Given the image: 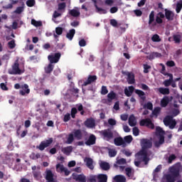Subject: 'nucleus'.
<instances>
[{
	"mask_svg": "<svg viewBox=\"0 0 182 182\" xmlns=\"http://www.w3.org/2000/svg\"><path fill=\"white\" fill-rule=\"evenodd\" d=\"M135 160L141 163L144 161L145 166H147V164H149V161H150V158L149 157L147 151L140 150L135 154Z\"/></svg>",
	"mask_w": 182,
	"mask_h": 182,
	"instance_id": "nucleus-1",
	"label": "nucleus"
},
{
	"mask_svg": "<svg viewBox=\"0 0 182 182\" xmlns=\"http://www.w3.org/2000/svg\"><path fill=\"white\" fill-rule=\"evenodd\" d=\"M164 124L166 127H168L171 130L176 129L177 126V121L173 118L171 115H167L164 118Z\"/></svg>",
	"mask_w": 182,
	"mask_h": 182,
	"instance_id": "nucleus-2",
	"label": "nucleus"
},
{
	"mask_svg": "<svg viewBox=\"0 0 182 182\" xmlns=\"http://www.w3.org/2000/svg\"><path fill=\"white\" fill-rule=\"evenodd\" d=\"M182 172V166L180 164H176L169 168V173L172 177L177 178V177H180V173Z\"/></svg>",
	"mask_w": 182,
	"mask_h": 182,
	"instance_id": "nucleus-3",
	"label": "nucleus"
},
{
	"mask_svg": "<svg viewBox=\"0 0 182 182\" xmlns=\"http://www.w3.org/2000/svg\"><path fill=\"white\" fill-rule=\"evenodd\" d=\"M9 75H22L23 71L19 68V63L16 61L12 65V70H9Z\"/></svg>",
	"mask_w": 182,
	"mask_h": 182,
	"instance_id": "nucleus-4",
	"label": "nucleus"
},
{
	"mask_svg": "<svg viewBox=\"0 0 182 182\" xmlns=\"http://www.w3.org/2000/svg\"><path fill=\"white\" fill-rule=\"evenodd\" d=\"M44 178H46L47 182H58L56 178H55V174L50 169L46 170Z\"/></svg>",
	"mask_w": 182,
	"mask_h": 182,
	"instance_id": "nucleus-5",
	"label": "nucleus"
},
{
	"mask_svg": "<svg viewBox=\"0 0 182 182\" xmlns=\"http://www.w3.org/2000/svg\"><path fill=\"white\" fill-rule=\"evenodd\" d=\"M62 54L60 53H55L54 54H50L48 56V60H49L50 63H58L60 60V57Z\"/></svg>",
	"mask_w": 182,
	"mask_h": 182,
	"instance_id": "nucleus-6",
	"label": "nucleus"
},
{
	"mask_svg": "<svg viewBox=\"0 0 182 182\" xmlns=\"http://www.w3.org/2000/svg\"><path fill=\"white\" fill-rule=\"evenodd\" d=\"M140 126H146L148 129H154V124L151 122L150 118L141 119L139 122Z\"/></svg>",
	"mask_w": 182,
	"mask_h": 182,
	"instance_id": "nucleus-7",
	"label": "nucleus"
},
{
	"mask_svg": "<svg viewBox=\"0 0 182 182\" xmlns=\"http://www.w3.org/2000/svg\"><path fill=\"white\" fill-rule=\"evenodd\" d=\"M100 133L104 139H107L108 141L113 139V132H112V129H110L102 130Z\"/></svg>",
	"mask_w": 182,
	"mask_h": 182,
	"instance_id": "nucleus-8",
	"label": "nucleus"
},
{
	"mask_svg": "<svg viewBox=\"0 0 182 182\" xmlns=\"http://www.w3.org/2000/svg\"><path fill=\"white\" fill-rule=\"evenodd\" d=\"M52 143H53V139L50 138L48 140L41 141L39 146H37V149H39L41 151H43V150H45L46 147H49Z\"/></svg>",
	"mask_w": 182,
	"mask_h": 182,
	"instance_id": "nucleus-9",
	"label": "nucleus"
},
{
	"mask_svg": "<svg viewBox=\"0 0 182 182\" xmlns=\"http://www.w3.org/2000/svg\"><path fill=\"white\" fill-rule=\"evenodd\" d=\"M141 149L144 151H147V149H151V146H153L151 141L149 139H142L141 141Z\"/></svg>",
	"mask_w": 182,
	"mask_h": 182,
	"instance_id": "nucleus-10",
	"label": "nucleus"
},
{
	"mask_svg": "<svg viewBox=\"0 0 182 182\" xmlns=\"http://www.w3.org/2000/svg\"><path fill=\"white\" fill-rule=\"evenodd\" d=\"M29 93H31L29 85H28V84L21 85V90L19 91V95L26 96V95H29Z\"/></svg>",
	"mask_w": 182,
	"mask_h": 182,
	"instance_id": "nucleus-11",
	"label": "nucleus"
},
{
	"mask_svg": "<svg viewBox=\"0 0 182 182\" xmlns=\"http://www.w3.org/2000/svg\"><path fill=\"white\" fill-rule=\"evenodd\" d=\"M96 80H97V76L90 75L87 80L83 82L82 86H87L88 85H91V83H95Z\"/></svg>",
	"mask_w": 182,
	"mask_h": 182,
	"instance_id": "nucleus-12",
	"label": "nucleus"
},
{
	"mask_svg": "<svg viewBox=\"0 0 182 182\" xmlns=\"http://www.w3.org/2000/svg\"><path fill=\"white\" fill-rule=\"evenodd\" d=\"M164 11H165L164 18H166L167 21H174V12L167 9H165Z\"/></svg>",
	"mask_w": 182,
	"mask_h": 182,
	"instance_id": "nucleus-13",
	"label": "nucleus"
},
{
	"mask_svg": "<svg viewBox=\"0 0 182 182\" xmlns=\"http://www.w3.org/2000/svg\"><path fill=\"white\" fill-rule=\"evenodd\" d=\"M86 146H93L96 144V136L94 134L90 135L88 139L85 141Z\"/></svg>",
	"mask_w": 182,
	"mask_h": 182,
	"instance_id": "nucleus-14",
	"label": "nucleus"
},
{
	"mask_svg": "<svg viewBox=\"0 0 182 182\" xmlns=\"http://www.w3.org/2000/svg\"><path fill=\"white\" fill-rule=\"evenodd\" d=\"M114 144H115V146H122L123 147H125L124 140L122 136L114 138Z\"/></svg>",
	"mask_w": 182,
	"mask_h": 182,
	"instance_id": "nucleus-15",
	"label": "nucleus"
},
{
	"mask_svg": "<svg viewBox=\"0 0 182 182\" xmlns=\"http://www.w3.org/2000/svg\"><path fill=\"white\" fill-rule=\"evenodd\" d=\"M161 182H176V178L169 173L165 174Z\"/></svg>",
	"mask_w": 182,
	"mask_h": 182,
	"instance_id": "nucleus-16",
	"label": "nucleus"
},
{
	"mask_svg": "<svg viewBox=\"0 0 182 182\" xmlns=\"http://www.w3.org/2000/svg\"><path fill=\"white\" fill-rule=\"evenodd\" d=\"M73 134L77 140H82L83 139V133H82L80 129H75Z\"/></svg>",
	"mask_w": 182,
	"mask_h": 182,
	"instance_id": "nucleus-17",
	"label": "nucleus"
},
{
	"mask_svg": "<svg viewBox=\"0 0 182 182\" xmlns=\"http://www.w3.org/2000/svg\"><path fill=\"white\" fill-rule=\"evenodd\" d=\"M85 126H86V127H88L89 129H93V127H95V126H96V123L95 122V119H87L85 122Z\"/></svg>",
	"mask_w": 182,
	"mask_h": 182,
	"instance_id": "nucleus-18",
	"label": "nucleus"
},
{
	"mask_svg": "<svg viewBox=\"0 0 182 182\" xmlns=\"http://www.w3.org/2000/svg\"><path fill=\"white\" fill-rule=\"evenodd\" d=\"M127 75L129 85H134V83H136V80L134 79V74H133V73H127Z\"/></svg>",
	"mask_w": 182,
	"mask_h": 182,
	"instance_id": "nucleus-19",
	"label": "nucleus"
},
{
	"mask_svg": "<svg viewBox=\"0 0 182 182\" xmlns=\"http://www.w3.org/2000/svg\"><path fill=\"white\" fill-rule=\"evenodd\" d=\"M164 134H166V132L163 130V129L160 127H156V136L157 137H164Z\"/></svg>",
	"mask_w": 182,
	"mask_h": 182,
	"instance_id": "nucleus-20",
	"label": "nucleus"
},
{
	"mask_svg": "<svg viewBox=\"0 0 182 182\" xmlns=\"http://www.w3.org/2000/svg\"><path fill=\"white\" fill-rule=\"evenodd\" d=\"M97 182H107V175L104 173H100L97 175Z\"/></svg>",
	"mask_w": 182,
	"mask_h": 182,
	"instance_id": "nucleus-21",
	"label": "nucleus"
},
{
	"mask_svg": "<svg viewBox=\"0 0 182 182\" xmlns=\"http://www.w3.org/2000/svg\"><path fill=\"white\" fill-rule=\"evenodd\" d=\"M170 103V97L165 96L161 100V107H167V105Z\"/></svg>",
	"mask_w": 182,
	"mask_h": 182,
	"instance_id": "nucleus-22",
	"label": "nucleus"
},
{
	"mask_svg": "<svg viewBox=\"0 0 182 182\" xmlns=\"http://www.w3.org/2000/svg\"><path fill=\"white\" fill-rule=\"evenodd\" d=\"M134 92V87L133 86H129L128 89L127 88L124 89V94L127 97H130V96L133 95Z\"/></svg>",
	"mask_w": 182,
	"mask_h": 182,
	"instance_id": "nucleus-23",
	"label": "nucleus"
},
{
	"mask_svg": "<svg viewBox=\"0 0 182 182\" xmlns=\"http://www.w3.org/2000/svg\"><path fill=\"white\" fill-rule=\"evenodd\" d=\"M85 161L88 168H90V170H93V168H95V166H93V159H92V158H85Z\"/></svg>",
	"mask_w": 182,
	"mask_h": 182,
	"instance_id": "nucleus-24",
	"label": "nucleus"
},
{
	"mask_svg": "<svg viewBox=\"0 0 182 182\" xmlns=\"http://www.w3.org/2000/svg\"><path fill=\"white\" fill-rule=\"evenodd\" d=\"M100 167L102 168V170H104V171H107V170H110V164L106 161H102L100 164Z\"/></svg>",
	"mask_w": 182,
	"mask_h": 182,
	"instance_id": "nucleus-25",
	"label": "nucleus"
},
{
	"mask_svg": "<svg viewBox=\"0 0 182 182\" xmlns=\"http://www.w3.org/2000/svg\"><path fill=\"white\" fill-rule=\"evenodd\" d=\"M163 19H164V14H163V12L158 13L157 16H156V23H163Z\"/></svg>",
	"mask_w": 182,
	"mask_h": 182,
	"instance_id": "nucleus-26",
	"label": "nucleus"
},
{
	"mask_svg": "<svg viewBox=\"0 0 182 182\" xmlns=\"http://www.w3.org/2000/svg\"><path fill=\"white\" fill-rule=\"evenodd\" d=\"M126 159L122 158L116 161V164H114V167H115V168H119V166H122L123 164H126Z\"/></svg>",
	"mask_w": 182,
	"mask_h": 182,
	"instance_id": "nucleus-27",
	"label": "nucleus"
},
{
	"mask_svg": "<svg viewBox=\"0 0 182 182\" xmlns=\"http://www.w3.org/2000/svg\"><path fill=\"white\" fill-rule=\"evenodd\" d=\"M147 59H149V60H153L155 58H161V53L154 52L151 53L149 55H148Z\"/></svg>",
	"mask_w": 182,
	"mask_h": 182,
	"instance_id": "nucleus-28",
	"label": "nucleus"
},
{
	"mask_svg": "<svg viewBox=\"0 0 182 182\" xmlns=\"http://www.w3.org/2000/svg\"><path fill=\"white\" fill-rule=\"evenodd\" d=\"M75 33H76V30H75V28L70 29L66 34V38L70 41H72V39H73V36H75Z\"/></svg>",
	"mask_w": 182,
	"mask_h": 182,
	"instance_id": "nucleus-29",
	"label": "nucleus"
},
{
	"mask_svg": "<svg viewBox=\"0 0 182 182\" xmlns=\"http://www.w3.org/2000/svg\"><path fill=\"white\" fill-rule=\"evenodd\" d=\"M114 181L126 182V177H124L123 175H117L114 177Z\"/></svg>",
	"mask_w": 182,
	"mask_h": 182,
	"instance_id": "nucleus-30",
	"label": "nucleus"
},
{
	"mask_svg": "<svg viewBox=\"0 0 182 182\" xmlns=\"http://www.w3.org/2000/svg\"><path fill=\"white\" fill-rule=\"evenodd\" d=\"M128 123L131 127H134V126L136 124V117H134V114L129 116Z\"/></svg>",
	"mask_w": 182,
	"mask_h": 182,
	"instance_id": "nucleus-31",
	"label": "nucleus"
},
{
	"mask_svg": "<svg viewBox=\"0 0 182 182\" xmlns=\"http://www.w3.org/2000/svg\"><path fill=\"white\" fill-rule=\"evenodd\" d=\"M168 76H169V79L166 80L164 82V86H166V87H168V86H170V85H171V82H173V74H168Z\"/></svg>",
	"mask_w": 182,
	"mask_h": 182,
	"instance_id": "nucleus-32",
	"label": "nucleus"
},
{
	"mask_svg": "<svg viewBox=\"0 0 182 182\" xmlns=\"http://www.w3.org/2000/svg\"><path fill=\"white\" fill-rule=\"evenodd\" d=\"M160 112H161V108L160 107H156L152 111V114L150 115V117H153V116H159L160 114Z\"/></svg>",
	"mask_w": 182,
	"mask_h": 182,
	"instance_id": "nucleus-33",
	"label": "nucleus"
},
{
	"mask_svg": "<svg viewBox=\"0 0 182 182\" xmlns=\"http://www.w3.org/2000/svg\"><path fill=\"white\" fill-rule=\"evenodd\" d=\"M69 14L71 15V16H73L74 18H77L78 16H80V12L76 9L70 10Z\"/></svg>",
	"mask_w": 182,
	"mask_h": 182,
	"instance_id": "nucleus-34",
	"label": "nucleus"
},
{
	"mask_svg": "<svg viewBox=\"0 0 182 182\" xmlns=\"http://www.w3.org/2000/svg\"><path fill=\"white\" fill-rule=\"evenodd\" d=\"M158 91L161 95H170V89L168 88L159 87Z\"/></svg>",
	"mask_w": 182,
	"mask_h": 182,
	"instance_id": "nucleus-35",
	"label": "nucleus"
},
{
	"mask_svg": "<svg viewBox=\"0 0 182 182\" xmlns=\"http://www.w3.org/2000/svg\"><path fill=\"white\" fill-rule=\"evenodd\" d=\"M135 93L140 97L141 100H146V93H144V92L141 91V90H136Z\"/></svg>",
	"mask_w": 182,
	"mask_h": 182,
	"instance_id": "nucleus-36",
	"label": "nucleus"
},
{
	"mask_svg": "<svg viewBox=\"0 0 182 182\" xmlns=\"http://www.w3.org/2000/svg\"><path fill=\"white\" fill-rule=\"evenodd\" d=\"M75 141V135H73V133H70L68 134V137L67 138V144H72Z\"/></svg>",
	"mask_w": 182,
	"mask_h": 182,
	"instance_id": "nucleus-37",
	"label": "nucleus"
},
{
	"mask_svg": "<svg viewBox=\"0 0 182 182\" xmlns=\"http://www.w3.org/2000/svg\"><path fill=\"white\" fill-rule=\"evenodd\" d=\"M72 150H73V147H72V146H67L63 149V153L66 154V156H69L70 153H72Z\"/></svg>",
	"mask_w": 182,
	"mask_h": 182,
	"instance_id": "nucleus-38",
	"label": "nucleus"
},
{
	"mask_svg": "<svg viewBox=\"0 0 182 182\" xmlns=\"http://www.w3.org/2000/svg\"><path fill=\"white\" fill-rule=\"evenodd\" d=\"M66 9V3L63 2L58 4V12H65V9Z\"/></svg>",
	"mask_w": 182,
	"mask_h": 182,
	"instance_id": "nucleus-39",
	"label": "nucleus"
},
{
	"mask_svg": "<svg viewBox=\"0 0 182 182\" xmlns=\"http://www.w3.org/2000/svg\"><path fill=\"white\" fill-rule=\"evenodd\" d=\"M53 68H55V65L50 63L45 68L46 73H52L53 71Z\"/></svg>",
	"mask_w": 182,
	"mask_h": 182,
	"instance_id": "nucleus-40",
	"label": "nucleus"
},
{
	"mask_svg": "<svg viewBox=\"0 0 182 182\" xmlns=\"http://www.w3.org/2000/svg\"><path fill=\"white\" fill-rule=\"evenodd\" d=\"M124 146L126 147V143L127 144H130L132 141H133V136L132 135H128L124 137Z\"/></svg>",
	"mask_w": 182,
	"mask_h": 182,
	"instance_id": "nucleus-41",
	"label": "nucleus"
},
{
	"mask_svg": "<svg viewBox=\"0 0 182 182\" xmlns=\"http://www.w3.org/2000/svg\"><path fill=\"white\" fill-rule=\"evenodd\" d=\"M108 102H112V100H114L116 99V94L114 91H111L107 95Z\"/></svg>",
	"mask_w": 182,
	"mask_h": 182,
	"instance_id": "nucleus-42",
	"label": "nucleus"
},
{
	"mask_svg": "<svg viewBox=\"0 0 182 182\" xmlns=\"http://www.w3.org/2000/svg\"><path fill=\"white\" fill-rule=\"evenodd\" d=\"M62 14H63L62 11H55L53 14L52 21H53V22H56L55 19H56V18H59V16H60Z\"/></svg>",
	"mask_w": 182,
	"mask_h": 182,
	"instance_id": "nucleus-43",
	"label": "nucleus"
},
{
	"mask_svg": "<svg viewBox=\"0 0 182 182\" xmlns=\"http://www.w3.org/2000/svg\"><path fill=\"white\" fill-rule=\"evenodd\" d=\"M65 166L60 164H58L56 165V171L58 173H63V171L65 170Z\"/></svg>",
	"mask_w": 182,
	"mask_h": 182,
	"instance_id": "nucleus-44",
	"label": "nucleus"
},
{
	"mask_svg": "<svg viewBox=\"0 0 182 182\" xmlns=\"http://www.w3.org/2000/svg\"><path fill=\"white\" fill-rule=\"evenodd\" d=\"M173 39L175 43H180L181 42V36L180 34L173 35Z\"/></svg>",
	"mask_w": 182,
	"mask_h": 182,
	"instance_id": "nucleus-45",
	"label": "nucleus"
},
{
	"mask_svg": "<svg viewBox=\"0 0 182 182\" xmlns=\"http://www.w3.org/2000/svg\"><path fill=\"white\" fill-rule=\"evenodd\" d=\"M108 154H109V157H116V156L117 154V151H116V149H109L108 150Z\"/></svg>",
	"mask_w": 182,
	"mask_h": 182,
	"instance_id": "nucleus-46",
	"label": "nucleus"
},
{
	"mask_svg": "<svg viewBox=\"0 0 182 182\" xmlns=\"http://www.w3.org/2000/svg\"><path fill=\"white\" fill-rule=\"evenodd\" d=\"M164 143V137L161 136L159 138V141H156L154 142L155 147H159V146H161Z\"/></svg>",
	"mask_w": 182,
	"mask_h": 182,
	"instance_id": "nucleus-47",
	"label": "nucleus"
},
{
	"mask_svg": "<svg viewBox=\"0 0 182 182\" xmlns=\"http://www.w3.org/2000/svg\"><path fill=\"white\" fill-rule=\"evenodd\" d=\"M75 180L78 182H86V176H85L84 175H78L76 177Z\"/></svg>",
	"mask_w": 182,
	"mask_h": 182,
	"instance_id": "nucleus-48",
	"label": "nucleus"
},
{
	"mask_svg": "<svg viewBox=\"0 0 182 182\" xmlns=\"http://www.w3.org/2000/svg\"><path fill=\"white\" fill-rule=\"evenodd\" d=\"M154 22V11H151L149 14V24L151 25Z\"/></svg>",
	"mask_w": 182,
	"mask_h": 182,
	"instance_id": "nucleus-49",
	"label": "nucleus"
},
{
	"mask_svg": "<svg viewBox=\"0 0 182 182\" xmlns=\"http://www.w3.org/2000/svg\"><path fill=\"white\" fill-rule=\"evenodd\" d=\"M125 171L128 177H133V170L132 169V168H126Z\"/></svg>",
	"mask_w": 182,
	"mask_h": 182,
	"instance_id": "nucleus-50",
	"label": "nucleus"
},
{
	"mask_svg": "<svg viewBox=\"0 0 182 182\" xmlns=\"http://www.w3.org/2000/svg\"><path fill=\"white\" fill-rule=\"evenodd\" d=\"M159 65L162 68L161 70V73L162 75H164V76H168V75H170L169 73H166V66L164 65V64L160 63Z\"/></svg>",
	"mask_w": 182,
	"mask_h": 182,
	"instance_id": "nucleus-51",
	"label": "nucleus"
},
{
	"mask_svg": "<svg viewBox=\"0 0 182 182\" xmlns=\"http://www.w3.org/2000/svg\"><path fill=\"white\" fill-rule=\"evenodd\" d=\"M151 41L153 42H161V38H160V36H159L158 34H155L152 36Z\"/></svg>",
	"mask_w": 182,
	"mask_h": 182,
	"instance_id": "nucleus-52",
	"label": "nucleus"
},
{
	"mask_svg": "<svg viewBox=\"0 0 182 182\" xmlns=\"http://www.w3.org/2000/svg\"><path fill=\"white\" fill-rule=\"evenodd\" d=\"M176 159H177V156H176L175 154L170 155L168 158V164H171V163H173V161H174V160H176Z\"/></svg>",
	"mask_w": 182,
	"mask_h": 182,
	"instance_id": "nucleus-53",
	"label": "nucleus"
},
{
	"mask_svg": "<svg viewBox=\"0 0 182 182\" xmlns=\"http://www.w3.org/2000/svg\"><path fill=\"white\" fill-rule=\"evenodd\" d=\"M109 93V90H107V87L102 85L101 88V95H107Z\"/></svg>",
	"mask_w": 182,
	"mask_h": 182,
	"instance_id": "nucleus-54",
	"label": "nucleus"
},
{
	"mask_svg": "<svg viewBox=\"0 0 182 182\" xmlns=\"http://www.w3.org/2000/svg\"><path fill=\"white\" fill-rule=\"evenodd\" d=\"M8 46L9 49H14L15 46H16V44L15 43V41L13 39L11 41L8 43Z\"/></svg>",
	"mask_w": 182,
	"mask_h": 182,
	"instance_id": "nucleus-55",
	"label": "nucleus"
},
{
	"mask_svg": "<svg viewBox=\"0 0 182 182\" xmlns=\"http://www.w3.org/2000/svg\"><path fill=\"white\" fill-rule=\"evenodd\" d=\"M31 25H33V26H42V22L37 21L35 19L31 20Z\"/></svg>",
	"mask_w": 182,
	"mask_h": 182,
	"instance_id": "nucleus-56",
	"label": "nucleus"
},
{
	"mask_svg": "<svg viewBox=\"0 0 182 182\" xmlns=\"http://www.w3.org/2000/svg\"><path fill=\"white\" fill-rule=\"evenodd\" d=\"M55 33L56 35H58V36L62 35V33H63V28L62 27H56Z\"/></svg>",
	"mask_w": 182,
	"mask_h": 182,
	"instance_id": "nucleus-57",
	"label": "nucleus"
},
{
	"mask_svg": "<svg viewBox=\"0 0 182 182\" xmlns=\"http://www.w3.org/2000/svg\"><path fill=\"white\" fill-rule=\"evenodd\" d=\"M122 154H124L125 156H127V157H130L132 153L129 149H124L122 150Z\"/></svg>",
	"mask_w": 182,
	"mask_h": 182,
	"instance_id": "nucleus-58",
	"label": "nucleus"
},
{
	"mask_svg": "<svg viewBox=\"0 0 182 182\" xmlns=\"http://www.w3.org/2000/svg\"><path fill=\"white\" fill-rule=\"evenodd\" d=\"M33 176L34 178H39L41 177V171H33Z\"/></svg>",
	"mask_w": 182,
	"mask_h": 182,
	"instance_id": "nucleus-59",
	"label": "nucleus"
},
{
	"mask_svg": "<svg viewBox=\"0 0 182 182\" xmlns=\"http://www.w3.org/2000/svg\"><path fill=\"white\" fill-rule=\"evenodd\" d=\"M144 109H148L149 110H153V104L151 102H147L144 105Z\"/></svg>",
	"mask_w": 182,
	"mask_h": 182,
	"instance_id": "nucleus-60",
	"label": "nucleus"
},
{
	"mask_svg": "<svg viewBox=\"0 0 182 182\" xmlns=\"http://www.w3.org/2000/svg\"><path fill=\"white\" fill-rule=\"evenodd\" d=\"M26 5L27 6H28L29 8H32V6H35V0H28L26 1Z\"/></svg>",
	"mask_w": 182,
	"mask_h": 182,
	"instance_id": "nucleus-61",
	"label": "nucleus"
},
{
	"mask_svg": "<svg viewBox=\"0 0 182 182\" xmlns=\"http://www.w3.org/2000/svg\"><path fill=\"white\" fill-rule=\"evenodd\" d=\"M161 170V165H159L154 171L153 174H154V178H156V173H159Z\"/></svg>",
	"mask_w": 182,
	"mask_h": 182,
	"instance_id": "nucleus-62",
	"label": "nucleus"
},
{
	"mask_svg": "<svg viewBox=\"0 0 182 182\" xmlns=\"http://www.w3.org/2000/svg\"><path fill=\"white\" fill-rule=\"evenodd\" d=\"M23 11V6H18L14 11V14H18L19 15V14H22Z\"/></svg>",
	"mask_w": 182,
	"mask_h": 182,
	"instance_id": "nucleus-63",
	"label": "nucleus"
},
{
	"mask_svg": "<svg viewBox=\"0 0 182 182\" xmlns=\"http://www.w3.org/2000/svg\"><path fill=\"white\" fill-rule=\"evenodd\" d=\"M181 9H182V3H178L176 4V13L180 14V11H181Z\"/></svg>",
	"mask_w": 182,
	"mask_h": 182,
	"instance_id": "nucleus-64",
	"label": "nucleus"
}]
</instances>
